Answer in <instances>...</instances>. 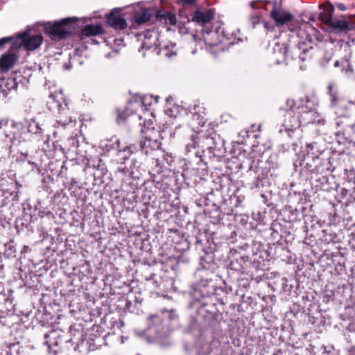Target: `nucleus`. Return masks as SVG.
I'll list each match as a JSON object with an SVG mask.
<instances>
[{
	"label": "nucleus",
	"mask_w": 355,
	"mask_h": 355,
	"mask_svg": "<svg viewBox=\"0 0 355 355\" xmlns=\"http://www.w3.org/2000/svg\"><path fill=\"white\" fill-rule=\"evenodd\" d=\"M154 16V10L151 8H141L135 12L133 17V21L137 25H141L152 19Z\"/></svg>",
	"instance_id": "20"
},
{
	"label": "nucleus",
	"mask_w": 355,
	"mask_h": 355,
	"mask_svg": "<svg viewBox=\"0 0 355 355\" xmlns=\"http://www.w3.org/2000/svg\"><path fill=\"white\" fill-rule=\"evenodd\" d=\"M201 123H203V121H199V122H198V124H200Z\"/></svg>",
	"instance_id": "61"
},
{
	"label": "nucleus",
	"mask_w": 355,
	"mask_h": 355,
	"mask_svg": "<svg viewBox=\"0 0 355 355\" xmlns=\"http://www.w3.org/2000/svg\"><path fill=\"white\" fill-rule=\"evenodd\" d=\"M125 301V306H124V311H128L130 313H138L139 311V307L135 306V304L134 303V301L127 298L124 299Z\"/></svg>",
	"instance_id": "34"
},
{
	"label": "nucleus",
	"mask_w": 355,
	"mask_h": 355,
	"mask_svg": "<svg viewBox=\"0 0 355 355\" xmlns=\"http://www.w3.org/2000/svg\"><path fill=\"white\" fill-rule=\"evenodd\" d=\"M295 106V102L293 99L288 98L286 102V107L282 108L283 119L282 125L284 129L281 128L279 132L282 134L284 131L288 133L289 137H292L293 129L300 125V120L298 116H296L293 108Z\"/></svg>",
	"instance_id": "8"
},
{
	"label": "nucleus",
	"mask_w": 355,
	"mask_h": 355,
	"mask_svg": "<svg viewBox=\"0 0 355 355\" xmlns=\"http://www.w3.org/2000/svg\"><path fill=\"white\" fill-rule=\"evenodd\" d=\"M216 289V286L211 279H201L193 289V302L202 301L208 297H217L215 295Z\"/></svg>",
	"instance_id": "9"
},
{
	"label": "nucleus",
	"mask_w": 355,
	"mask_h": 355,
	"mask_svg": "<svg viewBox=\"0 0 355 355\" xmlns=\"http://www.w3.org/2000/svg\"><path fill=\"white\" fill-rule=\"evenodd\" d=\"M334 66H335L336 67H339V66H340V62H339V61L336 60V61L334 62Z\"/></svg>",
	"instance_id": "54"
},
{
	"label": "nucleus",
	"mask_w": 355,
	"mask_h": 355,
	"mask_svg": "<svg viewBox=\"0 0 355 355\" xmlns=\"http://www.w3.org/2000/svg\"><path fill=\"white\" fill-rule=\"evenodd\" d=\"M155 318L156 319V320H157V321H160V320H160V318H159V317H156V318Z\"/></svg>",
	"instance_id": "55"
},
{
	"label": "nucleus",
	"mask_w": 355,
	"mask_h": 355,
	"mask_svg": "<svg viewBox=\"0 0 355 355\" xmlns=\"http://www.w3.org/2000/svg\"><path fill=\"white\" fill-rule=\"evenodd\" d=\"M17 72H12L10 77L8 78H3L1 80L0 87L3 93L7 94L10 90H16L18 87V83L17 81Z\"/></svg>",
	"instance_id": "22"
},
{
	"label": "nucleus",
	"mask_w": 355,
	"mask_h": 355,
	"mask_svg": "<svg viewBox=\"0 0 355 355\" xmlns=\"http://www.w3.org/2000/svg\"><path fill=\"white\" fill-rule=\"evenodd\" d=\"M89 337H92V338L95 337V335H91Z\"/></svg>",
	"instance_id": "60"
},
{
	"label": "nucleus",
	"mask_w": 355,
	"mask_h": 355,
	"mask_svg": "<svg viewBox=\"0 0 355 355\" xmlns=\"http://www.w3.org/2000/svg\"><path fill=\"white\" fill-rule=\"evenodd\" d=\"M191 116L193 117V119H195V118H196L197 120H199L200 118V115L198 114V113H191Z\"/></svg>",
	"instance_id": "50"
},
{
	"label": "nucleus",
	"mask_w": 355,
	"mask_h": 355,
	"mask_svg": "<svg viewBox=\"0 0 355 355\" xmlns=\"http://www.w3.org/2000/svg\"><path fill=\"white\" fill-rule=\"evenodd\" d=\"M334 10V6L330 4L326 10L327 16L322 17V21L329 26L334 31H346L350 30V24L347 21L334 19L331 17Z\"/></svg>",
	"instance_id": "12"
},
{
	"label": "nucleus",
	"mask_w": 355,
	"mask_h": 355,
	"mask_svg": "<svg viewBox=\"0 0 355 355\" xmlns=\"http://www.w3.org/2000/svg\"><path fill=\"white\" fill-rule=\"evenodd\" d=\"M218 303V297H208L202 301L193 302L192 305L197 307V314L205 325L214 326L220 315Z\"/></svg>",
	"instance_id": "5"
},
{
	"label": "nucleus",
	"mask_w": 355,
	"mask_h": 355,
	"mask_svg": "<svg viewBox=\"0 0 355 355\" xmlns=\"http://www.w3.org/2000/svg\"><path fill=\"white\" fill-rule=\"evenodd\" d=\"M71 117L66 116L64 119H58L56 120V123L58 124V125H61L63 128H65L69 123H71Z\"/></svg>",
	"instance_id": "41"
},
{
	"label": "nucleus",
	"mask_w": 355,
	"mask_h": 355,
	"mask_svg": "<svg viewBox=\"0 0 355 355\" xmlns=\"http://www.w3.org/2000/svg\"><path fill=\"white\" fill-rule=\"evenodd\" d=\"M148 331H149V334H151L152 331H155V335L154 338L155 339L159 338L162 337V334H161L159 329H156L155 327H154V326H150L148 327Z\"/></svg>",
	"instance_id": "43"
},
{
	"label": "nucleus",
	"mask_w": 355,
	"mask_h": 355,
	"mask_svg": "<svg viewBox=\"0 0 355 355\" xmlns=\"http://www.w3.org/2000/svg\"><path fill=\"white\" fill-rule=\"evenodd\" d=\"M244 199V196H237L236 198V204L235 205L236 207L239 206L241 202Z\"/></svg>",
	"instance_id": "48"
},
{
	"label": "nucleus",
	"mask_w": 355,
	"mask_h": 355,
	"mask_svg": "<svg viewBox=\"0 0 355 355\" xmlns=\"http://www.w3.org/2000/svg\"><path fill=\"white\" fill-rule=\"evenodd\" d=\"M300 67L301 69H305V67H304L302 65H300Z\"/></svg>",
	"instance_id": "56"
},
{
	"label": "nucleus",
	"mask_w": 355,
	"mask_h": 355,
	"mask_svg": "<svg viewBox=\"0 0 355 355\" xmlns=\"http://www.w3.org/2000/svg\"><path fill=\"white\" fill-rule=\"evenodd\" d=\"M336 7L342 11H344L347 9L346 6L342 3H336Z\"/></svg>",
	"instance_id": "47"
},
{
	"label": "nucleus",
	"mask_w": 355,
	"mask_h": 355,
	"mask_svg": "<svg viewBox=\"0 0 355 355\" xmlns=\"http://www.w3.org/2000/svg\"><path fill=\"white\" fill-rule=\"evenodd\" d=\"M198 0H177V3L183 7L193 6Z\"/></svg>",
	"instance_id": "40"
},
{
	"label": "nucleus",
	"mask_w": 355,
	"mask_h": 355,
	"mask_svg": "<svg viewBox=\"0 0 355 355\" xmlns=\"http://www.w3.org/2000/svg\"><path fill=\"white\" fill-rule=\"evenodd\" d=\"M106 24L114 30L129 34V31L132 29V26L128 28V24L123 16L120 14L117 8L112 9L109 13L105 16Z\"/></svg>",
	"instance_id": "10"
},
{
	"label": "nucleus",
	"mask_w": 355,
	"mask_h": 355,
	"mask_svg": "<svg viewBox=\"0 0 355 355\" xmlns=\"http://www.w3.org/2000/svg\"><path fill=\"white\" fill-rule=\"evenodd\" d=\"M344 64H347V65H348V63H347V61L344 62Z\"/></svg>",
	"instance_id": "59"
},
{
	"label": "nucleus",
	"mask_w": 355,
	"mask_h": 355,
	"mask_svg": "<svg viewBox=\"0 0 355 355\" xmlns=\"http://www.w3.org/2000/svg\"><path fill=\"white\" fill-rule=\"evenodd\" d=\"M164 132V130H160L153 126L144 125L141 130L142 139L140 141V149L141 152L148 155L153 151L160 150Z\"/></svg>",
	"instance_id": "7"
},
{
	"label": "nucleus",
	"mask_w": 355,
	"mask_h": 355,
	"mask_svg": "<svg viewBox=\"0 0 355 355\" xmlns=\"http://www.w3.org/2000/svg\"><path fill=\"white\" fill-rule=\"evenodd\" d=\"M26 123L27 125V130L28 132L35 135L43 134L44 129L42 128V124L37 121L35 118L26 121Z\"/></svg>",
	"instance_id": "25"
},
{
	"label": "nucleus",
	"mask_w": 355,
	"mask_h": 355,
	"mask_svg": "<svg viewBox=\"0 0 355 355\" xmlns=\"http://www.w3.org/2000/svg\"><path fill=\"white\" fill-rule=\"evenodd\" d=\"M136 149H137V147L135 145H130L129 146H125V148H121V150H120V152H121V151L125 152V151L128 150L130 152V153H132L134 151L136 150Z\"/></svg>",
	"instance_id": "45"
},
{
	"label": "nucleus",
	"mask_w": 355,
	"mask_h": 355,
	"mask_svg": "<svg viewBox=\"0 0 355 355\" xmlns=\"http://www.w3.org/2000/svg\"><path fill=\"white\" fill-rule=\"evenodd\" d=\"M136 105L139 106L140 105L139 103L130 102L124 110H116V121L119 124L124 123L128 116L133 114L135 112L134 110L135 109Z\"/></svg>",
	"instance_id": "24"
},
{
	"label": "nucleus",
	"mask_w": 355,
	"mask_h": 355,
	"mask_svg": "<svg viewBox=\"0 0 355 355\" xmlns=\"http://www.w3.org/2000/svg\"><path fill=\"white\" fill-rule=\"evenodd\" d=\"M176 23V16L171 12H168L166 17L163 24L175 25Z\"/></svg>",
	"instance_id": "38"
},
{
	"label": "nucleus",
	"mask_w": 355,
	"mask_h": 355,
	"mask_svg": "<svg viewBox=\"0 0 355 355\" xmlns=\"http://www.w3.org/2000/svg\"><path fill=\"white\" fill-rule=\"evenodd\" d=\"M78 334L81 336L82 338L80 342L77 343L76 349H78L80 352L87 353L94 351L97 348L95 339L94 338H87V336H85L82 332H78Z\"/></svg>",
	"instance_id": "19"
},
{
	"label": "nucleus",
	"mask_w": 355,
	"mask_h": 355,
	"mask_svg": "<svg viewBox=\"0 0 355 355\" xmlns=\"http://www.w3.org/2000/svg\"><path fill=\"white\" fill-rule=\"evenodd\" d=\"M78 21L77 17H71L55 21L53 24L48 23L44 27V32L52 40H63L80 30Z\"/></svg>",
	"instance_id": "3"
},
{
	"label": "nucleus",
	"mask_w": 355,
	"mask_h": 355,
	"mask_svg": "<svg viewBox=\"0 0 355 355\" xmlns=\"http://www.w3.org/2000/svg\"><path fill=\"white\" fill-rule=\"evenodd\" d=\"M8 123V121H5L3 119L1 120L0 121V129L3 126V125H6Z\"/></svg>",
	"instance_id": "52"
},
{
	"label": "nucleus",
	"mask_w": 355,
	"mask_h": 355,
	"mask_svg": "<svg viewBox=\"0 0 355 355\" xmlns=\"http://www.w3.org/2000/svg\"><path fill=\"white\" fill-rule=\"evenodd\" d=\"M220 304H222V305L225 304V303L223 302V301L222 300H220Z\"/></svg>",
	"instance_id": "58"
},
{
	"label": "nucleus",
	"mask_w": 355,
	"mask_h": 355,
	"mask_svg": "<svg viewBox=\"0 0 355 355\" xmlns=\"http://www.w3.org/2000/svg\"><path fill=\"white\" fill-rule=\"evenodd\" d=\"M103 28L100 24H88L80 30V38L102 35Z\"/></svg>",
	"instance_id": "23"
},
{
	"label": "nucleus",
	"mask_w": 355,
	"mask_h": 355,
	"mask_svg": "<svg viewBox=\"0 0 355 355\" xmlns=\"http://www.w3.org/2000/svg\"><path fill=\"white\" fill-rule=\"evenodd\" d=\"M337 136L345 135L346 132L352 130L355 126V118L350 114H344L336 119Z\"/></svg>",
	"instance_id": "13"
},
{
	"label": "nucleus",
	"mask_w": 355,
	"mask_h": 355,
	"mask_svg": "<svg viewBox=\"0 0 355 355\" xmlns=\"http://www.w3.org/2000/svg\"><path fill=\"white\" fill-rule=\"evenodd\" d=\"M329 94L331 97V106L336 107L338 106L340 102V98L336 94V92H334L332 91V87H329Z\"/></svg>",
	"instance_id": "37"
},
{
	"label": "nucleus",
	"mask_w": 355,
	"mask_h": 355,
	"mask_svg": "<svg viewBox=\"0 0 355 355\" xmlns=\"http://www.w3.org/2000/svg\"><path fill=\"white\" fill-rule=\"evenodd\" d=\"M103 150L108 153L113 150H121L120 146V140L116 137H112L111 139L106 140L101 144Z\"/></svg>",
	"instance_id": "26"
},
{
	"label": "nucleus",
	"mask_w": 355,
	"mask_h": 355,
	"mask_svg": "<svg viewBox=\"0 0 355 355\" xmlns=\"http://www.w3.org/2000/svg\"><path fill=\"white\" fill-rule=\"evenodd\" d=\"M134 303L135 304V306L139 307V309H140L141 303L143 302V298L141 297V294L139 293V296L135 295L134 297Z\"/></svg>",
	"instance_id": "44"
},
{
	"label": "nucleus",
	"mask_w": 355,
	"mask_h": 355,
	"mask_svg": "<svg viewBox=\"0 0 355 355\" xmlns=\"http://www.w3.org/2000/svg\"><path fill=\"white\" fill-rule=\"evenodd\" d=\"M311 159L312 162L306 163V168L311 173H318L322 159L318 155L313 156Z\"/></svg>",
	"instance_id": "31"
},
{
	"label": "nucleus",
	"mask_w": 355,
	"mask_h": 355,
	"mask_svg": "<svg viewBox=\"0 0 355 355\" xmlns=\"http://www.w3.org/2000/svg\"><path fill=\"white\" fill-rule=\"evenodd\" d=\"M135 37L138 40L142 41L141 49H150L157 45V32L154 28L146 29L142 33H136Z\"/></svg>",
	"instance_id": "14"
},
{
	"label": "nucleus",
	"mask_w": 355,
	"mask_h": 355,
	"mask_svg": "<svg viewBox=\"0 0 355 355\" xmlns=\"http://www.w3.org/2000/svg\"><path fill=\"white\" fill-rule=\"evenodd\" d=\"M193 149L196 150L197 156L209 159L214 157H222L226 153L225 140L215 131L193 132L186 144L187 152Z\"/></svg>",
	"instance_id": "1"
},
{
	"label": "nucleus",
	"mask_w": 355,
	"mask_h": 355,
	"mask_svg": "<svg viewBox=\"0 0 355 355\" xmlns=\"http://www.w3.org/2000/svg\"><path fill=\"white\" fill-rule=\"evenodd\" d=\"M203 254H200V264L204 269H209V265L213 263L214 257L211 253L204 250Z\"/></svg>",
	"instance_id": "30"
},
{
	"label": "nucleus",
	"mask_w": 355,
	"mask_h": 355,
	"mask_svg": "<svg viewBox=\"0 0 355 355\" xmlns=\"http://www.w3.org/2000/svg\"><path fill=\"white\" fill-rule=\"evenodd\" d=\"M248 257L239 256L232 260L230 262V268L235 271L243 272L245 270L244 265L248 261Z\"/></svg>",
	"instance_id": "27"
},
{
	"label": "nucleus",
	"mask_w": 355,
	"mask_h": 355,
	"mask_svg": "<svg viewBox=\"0 0 355 355\" xmlns=\"http://www.w3.org/2000/svg\"><path fill=\"white\" fill-rule=\"evenodd\" d=\"M24 124L22 122L12 121L11 128L12 130L10 134H6V136L9 137L10 141L16 138V135L21 134L24 130Z\"/></svg>",
	"instance_id": "29"
},
{
	"label": "nucleus",
	"mask_w": 355,
	"mask_h": 355,
	"mask_svg": "<svg viewBox=\"0 0 355 355\" xmlns=\"http://www.w3.org/2000/svg\"><path fill=\"white\" fill-rule=\"evenodd\" d=\"M19 56L15 53H6L0 57V71L8 72L18 61Z\"/></svg>",
	"instance_id": "18"
},
{
	"label": "nucleus",
	"mask_w": 355,
	"mask_h": 355,
	"mask_svg": "<svg viewBox=\"0 0 355 355\" xmlns=\"http://www.w3.org/2000/svg\"><path fill=\"white\" fill-rule=\"evenodd\" d=\"M349 355H355V346H352L349 350Z\"/></svg>",
	"instance_id": "49"
},
{
	"label": "nucleus",
	"mask_w": 355,
	"mask_h": 355,
	"mask_svg": "<svg viewBox=\"0 0 355 355\" xmlns=\"http://www.w3.org/2000/svg\"><path fill=\"white\" fill-rule=\"evenodd\" d=\"M261 17V12H258V11L254 12L250 16L249 21H250L252 28H254L255 26L260 22Z\"/></svg>",
	"instance_id": "35"
},
{
	"label": "nucleus",
	"mask_w": 355,
	"mask_h": 355,
	"mask_svg": "<svg viewBox=\"0 0 355 355\" xmlns=\"http://www.w3.org/2000/svg\"><path fill=\"white\" fill-rule=\"evenodd\" d=\"M29 250H31V249L28 245H24L21 253H26Z\"/></svg>",
	"instance_id": "51"
},
{
	"label": "nucleus",
	"mask_w": 355,
	"mask_h": 355,
	"mask_svg": "<svg viewBox=\"0 0 355 355\" xmlns=\"http://www.w3.org/2000/svg\"><path fill=\"white\" fill-rule=\"evenodd\" d=\"M315 145H316V144H315V143L309 144H307V145H306V146H307V148H308V155H309L310 153H311V151H313V150ZM308 157H309V155H308Z\"/></svg>",
	"instance_id": "46"
},
{
	"label": "nucleus",
	"mask_w": 355,
	"mask_h": 355,
	"mask_svg": "<svg viewBox=\"0 0 355 355\" xmlns=\"http://www.w3.org/2000/svg\"><path fill=\"white\" fill-rule=\"evenodd\" d=\"M297 109L301 114H310L313 116L318 114L316 112V104L307 96L300 99Z\"/></svg>",
	"instance_id": "17"
},
{
	"label": "nucleus",
	"mask_w": 355,
	"mask_h": 355,
	"mask_svg": "<svg viewBox=\"0 0 355 355\" xmlns=\"http://www.w3.org/2000/svg\"><path fill=\"white\" fill-rule=\"evenodd\" d=\"M214 12L212 9L196 10L191 15V21L203 26L202 33L205 42L209 46H216L222 42L221 40L213 41L212 39L217 36L218 33L206 27L214 17Z\"/></svg>",
	"instance_id": "6"
},
{
	"label": "nucleus",
	"mask_w": 355,
	"mask_h": 355,
	"mask_svg": "<svg viewBox=\"0 0 355 355\" xmlns=\"http://www.w3.org/2000/svg\"><path fill=\"white\" fill-rule=\"evenodd\" d=\"M146 280L151 282L155 289L164 290L166 287L162 277L157 274L151 273L149 277H146Z\"/></svg>",
	"instance_id": "28"
},
{
	"label": "nucleus",
	"mask_w": 355,
	"mask_h": 355,
	"mask_svg": "<svg viewBox=\"0 0 355 355\" xmlns=\"http://www.w3.org/2000/svg\"><path fill=\"white\" fill-rule=\"evenodd\" d=\"M198 169L196 168H187L183 171L182 175L184 179L189 178L191 180H193L194 182H196L197 178H198Z\"/></svg>",
	"instance_id": "33"
},
{
	"label": "nucleus",
	"mask_w": 355,
	"mask_h": 355,
	"mask_svg": "<svg viewBox=\"0 0 355 355\" xmlns=\"http://www.w3.org/2000/svg\"><path fill=\"white\" fill-rule=\"evenodd\" d=\"M168 12V11L164 10H159L155 12L154 11V16L155 20L161 23H164Z\"/></svg>",
	"instance_id": "36"
},
{
	"label": "nucleus",
	"mask_w": 355,
	"mask_h": 355,
	"mask_svg": "<svg viewBox=\"0 0 355 355\" xmlns=\"http://www.w3.org/2000/svg\"><path fill=\"white\" fill-rule=\"evenodd\" d=\"M46 105L51 112L58 114H64L69 110L67 103L64 102L61 94H50Z\"/></svg>",
	"instance_id": "15"
},
{
	"label": "nucleus",
	"mask_w": 355,
	"mask_h": 355,
	"mask_svg": "<svg viewBox=\"0 0 355 355\" xmlns=\"http://www.w3.org/2000/svg\"><path fill=\"white\" fill-rule=\"evenodd\" d=\"M118 171H119L120 172L125 173L126 171H128V169L125 167H123V168L119 167V168H118Z\"/></svg>",
	"instance_id": "53"
},
{
	"label": "nucleus",
	"mask_w": 355,
	"mask_h": 355,
	"mask_svg": "<svg viewBox=\"0 0 355 355\" xmlns=\"http://www.w3.org/2000/svg\"><path fill=\"white\" fill-rule=\"evenodd\" d=\"M313 47L311 45L300 42L297 45L288 48V57L291 56V60H298L299 63L304 62L313 57Z\"/></svg>",
	"instance_id": "11"
},
{
	"label": "nucleus",
	"mask_w": 355,
	"mask_h": 355,
	"mask_svg": "<svg viewBox=\"0 0 355 355\" xmlns=\"http://www.w3.org/2000/svg\"><path fill=\"white\" fill-rule=\"evenodd\" d=\"M230 308L234 309V304H231Z\"/></svg>",
	"instance_id": "57"
},
{
	"label": "nucleus",
	"mask_w": 355,
	"mask_h": 355,
	"mask_svg": "<svg viewBox=\"0 0 355 355\" xmlns=\"http://www.w3.org/2000/svg\"><path fill=\"white\" fill-rule=\"evenodd\" d=\"M263 28L267 34H270V37H277V28L278 26H276L275 22H270L268 21H263Z\"/></svg>",
	"instance_id": "32"
},
{
	"label": "nucleus",
	"mask_w": 355,
	"mask_h": 355,
	"mask_svg": "<svg viewBox=\"0 0 355 355\" xmlns=\"http://www.w3.org/2000/svg\"><path fill=\"white\" fill-rule=\"evenodd\" d=\"M195 245L196 250L204 252L205 248L202 247V241L198 236L195 238Z\"/></svg>",
	"instance_id": "42"
},
{
	"label": "nucleus",
	"mask_w": 355,
	"mask_h": 355,
	"mask_svg": "<svg viewBox=\"0 0 355 355\" xmlns=\"http://www.w3.org/2000/svg\"><path fill=\"white\" fill-rule=\"evenodd\" d=\"M272 59L276 64L288 61V46L286 43L276 42L272 48Z\"/></svg>",
	"instance_id": "16"
},
{
	"label": "nucleus",
	"mask_w": 355,
	"mask_h": 355,
	"mask_svg": "<svg viewBox=\"0 0 355 355\" xmlns=\"http://www.w3.org/2000/svg\"><path fill=\"white\" fill-rule=\"evenodd\" d=\"M43 41V37L40 35H31L28 32H24L16 36H10L0 38V50L5 48V45L12 42V50H17L22 46L27 51H34L39 48Z\"/></svg>",
	"instance_id": "4"
},
{
	"label": "nucleus",
	"mask_w": 355,
	"mask_h": 355,
	"mask_svg": "<svg viewBox=\"0 0 355 355\" xmlns=\"http://www.w3.org/2000/svg\"><path fill=\"white\" fill-rule=\"evenodd\" d=\"M64 333L62 330V333L60 334L59 338L56 339V340H55L56 343H55V345H53V348L58 349V351L60 349V345H61L64 342H67V340H65L64 339Z\"/></svg>",
	"instance_id": "39"
},
{
	"label": "nucleus",
	"mask_w": 355,
	"mask_h": 355,
	"mask_svg": "<svg viewBox=\"0 0 355 355\" xmlns=\"http://www.w3.org/2000/svg\"><path fill=\"white\" fill-rule=\"evenodd\" d=\"M62 333V330L52 329L48 333L44 334L45 342L44 344L48 346L49 352L53 353L54 355H57L58 353V349L53 348V345L56 343V339L59 338L60 334Z\"/></svg>",
	"instance_id": "21"
},
{
	"label": "nucleus",
	"mask_w": 355,
	"mask_h": 355,
	"mask_svg": "<svg viewBox=\"0 0 355 355\" xmlns=\"http://www.w3.org/2000/svg\"><path fill=\"white\" fill-rule=\"evenodd\" d=\"M265 10L269 12L270 19L276 24L281 31H285L286 28L292 33L297 31V26L295 24L294 15L283 6L281 1H266Z\"/></svg>",
	"instance_id": "2"
}]
</instances>
